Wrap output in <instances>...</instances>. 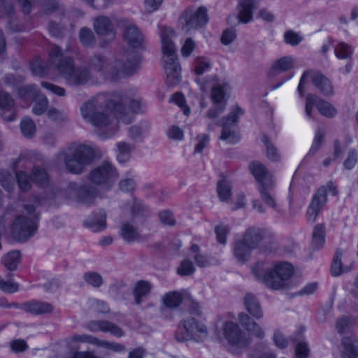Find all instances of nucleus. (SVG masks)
<instances>
[{
  "instance_id": "16",
  "label": "nucleus",
  "mask_w": 358,
  "mask_h": 358,
  "mask_svg": "<svg viewBox=\"0 0 358 358\" xmlns=\"http://www.w3.org/2000/svg\"><path fill=\"white\" fill-rule=\"evenodd\" d=\"M243 239L253 249L257 248L262 242L265 244L272 245L270 248L271 251L276 248L275 241L269 237L265 230L258 227H249L244 233Z\"/></svg>"
},
{
  "instance_id": "47",
  "label": "nucleus",
  "mask_w": 358,
  "mask_h": 358,
  "mask_svg": "<svg viewBox=\"0 0 358 358\" xmlns=\"http://www.w3.org/2000/svg\"><path fill=\"white\" fill-rule=\"evenodd\" d=\"M342 255V251L340 249H338L335 253L331 266V272L334 276H338L345 272L341 262ZM348 271V269L345 270V271Z\"/></svg>"
},
{
  "instance_id": "26",
  "label": "nucleus",
  "mask_w": 358,
  "mask_h": 358,
  "mask_svg": "<svg viewBox=\"0 0 358 358\" xmlns=\"http://www.w3.org/2000/svg\"><path fill=\"white\" fill-rule=\"evenodd\" d=\"M243 304L248 313L255 319H261L264 314L257 298L252 293H248L243 298Z\"/></svg>"
},
{
  "instance_id": "50",
  "label": "nucleus",
  "mask_w": 358,
  "mask_h": 358,
  "mask_svg": "<svg viewBox=\"0 0 358 358\" xmlns=\"http://www.w3.org/2000/svg\"><path fill=\"white\" fill-rule=\"evenodd\" d=\"M97 347L105 348L113 352H121L126 350V347L121 343L101 339L99 340Z\"/></svg>"
},
{
  "instance_id": "7",
  "label": "nucleus",
  "mask_w": 358,
  "mask_h": 358,
  "mask_svg": "<svg viewBox=\"0 0 358 358\" xmlns=\"http://www.w3.org/2000/svg\"><path fill=\"white\" fill-rule=\"evenodd\" d=\"M174 337L178 342H203L208 337V329L200 320L187 317L178 323Z\"/></svg>"
},
{
  "instance_id": "23",
  "label": "nucleus",
  "mask_w": 358,
  "mask_h": 358,
  "mask_svg": "<svg viewBox=\"0 0 358 358\" xmlns=\"http://www.w3.org/2000/svg\"><path fill=\"white\" fill-rule=\"evenodd\" d=\"M238 320L241 326L249 333L259 339L264 337V331L260 325L257 323L248 314L240 313Z\"/></svg>"
},
{
  "instance_id": "14",
  "label": "nucleus",
  "mask_w": 358,
  "mask_h": 358,
  "mask_svg": "<svg viewBox=\"0 0 358 358\" xmlns=\"http://www.w3.org/2000/svg\"><path fill=\"white\" fill-rule=\"evenodd\" d=\"M328 189L334 196L337 194L336 187L331 182H329L327 186L320 187L314 195L308 209L307 214L310 221L313 222L315 221L320 210L327 201Z\"/></svg>"
},
{
  "instance_id": "22",
  "label": "nucleus",
  "mask_w": 358,
  "mask_h": 358,
  "mask_svg": "<svg viewBox=\"0 0 358 358\" xmlns=\"http://www.w3.org/2000/svg\"><path fill=\"white\" fill-rule=\"evenodd\" d=\"M0 116L8 122L13 120L15 117L14 100L4 91H0Z\"/></svg>"
},
{
  "instance_id": "46",
  "label": "nucleus",
  "mask_w": 358,
  "mask_h": 358,
  "mask_svg": "<svg viewBox=\"0 0 358 358\" xmlns=\"http://www.w3.org/2000/svg\"><path fill=\"white\" fill-rule=\"evenodd\" d=\"M18 93L20 97L28 100H34L41 94L34 85H27L20 87Z\"/></svg>"
},
{
  "instance_id": "30",
  "label": "nucleus",
  "mask_w": 358,
  "mask_h": 358,
  "mask_svg": "<svg viewBox=\"0 0 358 358\" xmlns=\"http://www.w3.org/2000/svg\"><path fill=\"white\" fill-rule=\"evenodd\" d=\"M342 358H358V342L352 337H345L342 341Z\"/></svg>"
},
{
  "instance_id": "32",
  "label": "nucleus",
  "mask_w": 358,
  "mask_h": 358,
  "mask_svg": "<svg viewBox=\"0 0 358 358\" xmlns=\"http://www.w3.org/2000/svg\"><path fill=\"white\" fill-rule=\"evenodd\" d=\"M120 234L122 238L127 243H131L140 238L137 228L129 221L124 222L122 224Z\"/></svg>"
},
{
  "instance_id": "39",
  "label": "nucleus",
  "mask_w": 358,
  "mask_h": 358,
  "mask_svg": "<svg viewBox=\"0 0 358 358\" xmlns=\"http://www.w3.org/2000/svg\"><path fill=\"white\" fill-rule=\"evenodd\" d=\"M334 52L338 59H350L353 53V48L350 44L340 42L335 46Z\"/></svg>"
},
{
  "instance_id": "12",
  "label": "nucleus",
  "mask_w": 358,
  "mask_h": 358,
  "mask_svg": "<svg viewBox=\"0 0 358 358\" xmlns=\"http://www.w3.org/2000/svg\"><path fill=\"white\" fill-rule=\"evenodd\" d=\"M180 19L184 22L186 31L201 28L208 21L207 9L204 6H200L196 10L188 8L182 13Z\"/></svg>"
},
{
  "instance_id": "17",
  "label": "nucleus",
  "mask_w": 358,
  "mask_h": 358,
  "mask_svg": "<svg viewBox=\"0 0 358 358\" xmlns=\"http://www.w3.org/2000/svg\"><path fill=\"white\" fill-rule=\"evenodd\" d=\"M258 0H241L239 1L238 15H230L227 19L229 24L248 23L252 20V11L258 6Z\"/></svg>"
},
{
  "instance_id": "52",
  "label": "nucleus",
  "mask_w": 358,
  "mask_h": 358,
  "mask_svg": "<svg viewBox=\"0 0 358 358\" xmlns=\"http://www.w3.org/2000/svg\"><path fill=\"white\" fill-rule=\"evenodd\" d=\"M16 179L18 186L22 191L27 192L30 189L31 176H29L24 171H17L16 173Z\"/></svg>"
},
{
  "instance_id": "5",
  "label": "nucleus",
  "mask_w": 358,
  "mask_h": 358,
  "mask_svg": "<svg viewBox=\"0 0 358 358\" xmlns=\"http://www.w3.org/2000/svg\"><path fill=\"white\" fill-rule=\"evenodd\" d=\"M175 31L169 27L161 29V39L164 52V70L166 83L172 87L178 85L181 80V68L176 54V45L172 41Z\"/></svg>"
},
{
  "instance_id": "59",
  "label": "nucleus",
  "mask_w": 358,
  "mask_h": 358,
  "mask_svg": "<svg viewBox=\"0 0 358 358\" xmlns=\"http://www.w3.org/2000/svg\"><path fill=\"white\" fill-rule=\"evenodd\" d=\"M47 114L48 117L54 122H62L68 120V117L64 111L59 110L55 108H50Z\"/></svg>"
},
{
  "instance_id": "4",
  "label": "nucleus",
  "mask_w": 358,
  "mask_h": 358,
  "mask_svg": "<svg viewBox=\"0 0 358 358\" xmlns=\"http://www.w3.org/2000/svg\"><path fill=\"white\" fill-rule=\"evenodd\" d=\"M94 150L86 145L72 143L61 150L57 155V160L62 162L66 170L73 174H81L87 165L94 160Z\"/></svg>"
},
{
  "instance_id": "37",
  "label": "nucleus",
  "mask_w": 358,
  "mask_h": 358,
  "mask_svg": "<svg viewBox=\"0 0 358 358\" xmlns=\"http://www.w3.org/2000/svg\"><path fill=\"white\" fill-rule=\"evenodd\" d=\"M117 159L120 163H124L130 159V153L134 146L125 142H120L117 143Z\"/></svg>"
},
{
  "instance_id": "19",
  "label": "nucleus",
  "mask_w": 358,
  "mask_h": 358,
  "mask_svg": "<svg viewBox=\"0 0 358 358\" xmlns=\"http://www.w3.org/2000/svg\"><path fill=\"white\" fill-rule=\"evenodd\" d=\"M116 20L105 15H99L94 20V29L101 36H108L113 39L115 36V24Z\"/></svg>"
},
{
  "instance_id": "11",
  "label": "nucleus",
  "mask_w": 358,
  "mask_h": 358,
  "mask_svg": "<svg viewBox=\"0 0 358 358\" xmlns=\"http://www.w3.org/2000/svg\"><path fill=\"white\" fill-rule=\"evenodd\" d=\"M244 110L238 106H235L234 109L222 120L216 123L217 126L222 127V131L220 139L227 141L228 143L234 144L238 141L239 136L238 134L230 128L233 123L236 124L238 122L239 116L243 115Z\"/></svg>"
},
{
  "instance_id": "58",
  "label": "nucleus",
  "mask_w": 358,
  "mask_h": 358,
  "mask_svg": "<svg viewBox=\"0 0 358 358\" xmlns=\"http://www.w3.org/2000/svg\"><path fill=\"white\" fill-rule=\"evenodd\" d=\"M48 30L50 34L55 38H62L64 36L65 25L53 21L49 22Z\"/></svg>"
},
{
  "instance_id": "57",
  "label": "nucleus",
  "mask_w": 358,
  "mask_h": 358,
  "mask_svg": "<svg viewBox=\"0 0 358 358\" xmlns=\"http://www.w3.org/2000/svg\"><path fill=\"white\" fill-rule=\"evenodd\" d=\"M113 94H119L122 97L123 99L126 100L125 102L124 101V100L118 102V104H120V103L124 104L125 108L126 105H129V107L132 111L136 113L140 110L141 106V99H129V97L123 96L122 94L120 93H113Z\"/></svg>"
},
{
  "instance_id": "27",
  "label": "nucleus",
  "mask_w": 358,
  "mask_h": 358,
  "mask_svg": "<svg viewBox=\"0 0 358 358\" xmlns=\"http://www.w3.org/2000/svg\"><path fill=\"white\" fill-rule=\"evenodd\" d=\"M123 37L124 41L132 48H141L143 45V35L135 25H128L125 28Z\"/></svg>"
},
{
  "instance_id": "49",
  "label": "nucleus",
  "mask_w": 358,
  "mask_h": 358,
  "mask_svg": "<svg viewBox=\"0 0 358 358\" xmlns=\"http://www.w3.org/2000/svg\"><path fill=\"white\" fill-rule=\"evenodd\" d=\"M48 180V174L46 171L38 166L33 168L31 174V181L38 184L39 185H45Z\"/></svg>"
},
{
  "instance_id": "3",
  "label": "nucleus",
  "mask_w": 358,
  "mask_h": 358,
  "mask_svg": "<svg viewBox=\"0 0 358 358\" xmlns=\"http://www.w3.org/2000/svg\"><path fill=\"white\" fill-rule=\"evenodd\" d=\"M48 54L51 64L69 85H84L92 79L90 70L85 67H76L73 58L64 56L59 45H50Z\"/></svg>"
},
{
  "instance_id": "43",
  "label": "nucleus",
  "mask_w": 358,
  "mask_h": 358,
  "mask_svg": "<svg viewBox=\"0 0 358 358\" xmlns=\"http://www.w3.org/2000/svg\"><path fill=\"white\" fill-rule=\"evenodd\" d=\"M262 142L266 148V157L273 162H278L280 159V155L277 148L271 143L270 138L266 135H263L262 138Z\"/></svg>"
},
{
  "instance_id": "61",
  "label": "nucleus",
  "mask_w": 358,
  "mask_h": 358,
  "mask_svg": "<svg viewBox=\"0 0 358 358\" xmlns=\"http://www.w3.org/2000/svg\"><path fill=\"white\" fill-rule=\"evenodd\" d=\"M172 101L177 104L183 110L185 115H188L190 113L189 108L185 105V96L182 93L176 92L172 96Z\"/></svg>"
},
{
  "instance_id": "55",
  "label": "nucleus",
  "mask_w": 358,
  "mask_h": 358,
  "mask_svg": "<svg viewBox=\"0 0 358 358\" xmlns=\"http://www.w3.org/2000/svg\"><path fill=\"white\" fill-rule=\"evenodd\" d=\"M31 71L34 75L42 77L48 73V66L43 61L36 59L31 63Z\"/></svg>"
},
{
  "instance_id": "44",
  "label": "nucleus",
  "mask_w": 358,
  "mask_h": 358,
  "mask_svg": "<svg viewBox=\"0 0 358 358\" xmlns=\"http://www.w3.org/2000/svg\"><path fill=\"white\" fill-rule=\"evenodd\" d=\"M182 297L180 292H170L164 295L163 301L166 306L171 308H177L182 302Z\"/></svg>"
},
{
  "instance_id": "2",
  "label": "nucleus",
  "mask_w": 358,
  "mask_h": 358,
  "mask_svg": "<svg viewBox=\"0 0 358 358\" xmlns=\"http://www.w3.org/2000/svg\"><path fill=\"white\" fill-rule=\"evenodd\" d=\"M139 55L134 52L124 55V59L108 62L107 59L101 55H94L90 57L87 64L90 70L108 76L113 80L122 77L133 75L137 69Z\"/></svg>"
},
{
  "instance_id": "48",
  "label": "nucleus",
  "mask_w": 358,
  "mask_h": 358,
  "mask_svg": "<svg viewBox=\"0 0 358 358\" xmlns=\"http://www.w3.org/2000/svg\"><path fill=\"white\" fill-rule=\"evenodd\" d=\"M36 102L32 108L33 113L36 115L43 114L48 106V100L43 94H40L34 99Z\"/></svg>"
},
{
  "instance_id": "40",
  "label": "nucleus",
  "mask_w": 358,
  "mask_h": 358,
  "mask_svg": "<svg viewBox=\"0 0 358 358\" xmlns=\"http://www.w3.org/2000/svg\"><path fill=\"white\" fill-rule=\"evenodd\" d=\"M20 251L15 250L6 254L2 259V262L5 267H6L9 271H14L20 263Z\"/></svg>"
},
{
  "instance_id": "42",
  "label": "nucleus",
  "mask_w": 358,
  "mask_h": 358,
  "mask_svg": "<svg viewBox=\"0 0 358 358\" xmlns=\"http://www.w3.org/2000/svg\"><path fill=\"white\" fill-rule=\"evenodd\" d=\"M78 36L80 43L85 47H92L96 43L95 36L90 28H81Z\"/></svg>"
},
{
  "instance_id": "34",
  "label": "nucleus",
  "mask_w": 358,
  "mask_h": 358,
  "mask_svg": "<svg viewBox=\"0 0 358 358\" xmlns=\"http://www.w3.org/2000/svg\"><path fill=\"white\" fill-rule=\"evenodd\" d=\"M124 208L129 210L134 217L139 215H146L148 212V208L143 204L141 201L136 198L133 199L131 203H127Z\"/></svg>"
},
{
  "instance_id": "25",
  "label": "nucleus",
  "mask_w": 358,
  "mask_h": 358,
  "mask_svg": "<svg viewBox=\"0 0 358 358\" xmlns=\"http://www.w3.org/2000/svg\"><path fill=\"white\" fill-rule=\"evenodd\" d=\"M21 308L26 312L33 315L50 313L54 309L51 303L39 301H31L24 303L21 305Z\"/></svg>"
},
{
  "instance_id": "60",
  "label": "nucleus",
  "mask_w": 358,
  "mask_h": 358,
  "mask_svg": "<svg viewBox=\"0 0 358 358\" xmlns=\"http://www.w3.org/2000/svg\"><path fill=\"white\" fill-rule=\"evenodd\" d=\"M71 340L75 342H82L90 343L98 346L99 338L89 334L73 335Z\"/></svg>"
},
{
  "instance_id": "56",
  "label": "nucleus",
  "mask_w": 358,
  "mask_h": 358,
  "mask_svg": "<svg viewBox=\"0 0 358 358\" xmlns=\"http://www.w3.org/2000/svg\"><path fill=\"white\" fill-rule=\"evenodd\" d=\"M195 271V268L192 262L189 259H185L181 262L180 266L177 269V272L180 275H189Z\"/></svg>"
},
{
  "instance_id": "24",
  "label": "nucleus",
  "mask_w": 358,
  "mask_h": 358,
  "mask_svg": "<svg viewBox=\"0 0 358 358\" xmlns=\"http://www.w3.org/2000/svg\"><path fill=\"white\" fill-rule=\"evenodd\" d=\"M152 284L148 280H138L133 288L132 294L134 296V303L140 306L144 299L148 297L152 289Z\"/></svg>"
},
{
  "instance_id": "62",
  "label": "nucleus",
  "mask_w": 358,
  "mask_h": 358,
  "mask_svg": "<svg viewBox=\"0 0 358 358\" xmlns=\"http://www.w3.org/2000/svg\"><path fill=\"white\" fill-rule=\"evenodd\" d=\"M229 232V227L223 224L218 225L215 229L217 241L221 244L226 243V237Z\"/></svg>"
},
{
  "instance_id": "21",
  "label": "nucleus",
  "mask_w": 358,
  "mask_h": 358,
  "mask_svg": "<svg viewBox=\"0 0 358 358\" xmlns=\"http://www.w3.org/2000/svg\"><path fill=\"white\" fill-rule=\"evenodd\" d=\"M249 169L258 182V186L275 182L272 173L259 161L251 162L249 164Z\"/></svg>"
},
{
  "instance_id": "51",
  "label": "nucleus",
  "mask_w": 358,
  "mask_h": 358,
  "mask_svg": "<svg viewBox=\"0 0 358 358\" xmlns=\"http://www.w3.org/2000/svg\"><path fill=\"white\" fill-rule=\"evenodd\" d=\"M20 129L25 137L30 138L35 134V124L30 118H24L21 122Z\"/></svg>"
},
{
  "instance_id": "31",
  "label": "nucleus",
  "mask_w": 358,
  "mask_h": 358,
  "mask_svg": "<svg viewBox=\"0 0 358 358\" xmlns=\"http://www.w3.org/2000/svg\"><path fill=\"white\" fill-rule=\"evenodd\" d=\"M252 250L253 248H250L243 239L234 243V255L241 262H245L248 259Z\"/></svg>"
},
{
  "instance_id": "35",
  "label": "nucleus",
  "mask_w": 358,
  "mask_h": 358,
  "mask_svg": "<svg viewBox=\"0 0 358 358\" xmlns=\"http://www.w3.org/2000/svg\"><path fill=\"white\" fill-rule=\"evenodd\" d=\"M217 192L221 201H228L231 195V185L227 178H222L217 184Z\"/></svg>"
},
{
  "instance_id": "63",
  "label": "nucleus",
  "mask_w": 358,
  "mask_h": 358,
  "mask_svg": "<svg viewBox=\"0 0 358 358\" xmlns=\"http://www.w3.org/2000/svg\"><path fill=\"white\" fill-rule=\"evenodd\" d=\"M210 68V63L203 58L198 57L195 60L194 71L197 75H201Z\"/></svg>"
},
{
  "instance_id": "20",
  "label": "nucleus",
  "mask_w": 358,
  "mask_h": 358,
  "mask_svg": "<svg viewBox=\"0 0 358 358\" xmlns=\"http://www.w3.org/2000/svg\"><path fill=\"white\" fill-rule=\"evenodd\" d=\"M87 328L92 332H108L116 337H122L124 335V331L122 329L108 320L90 321L87 324Z\"/></svg>"
},
{
  "instance_id": "64",
  "label": "nucleus",
  "mask_w": 358,
  "mask_h": 358,
  "mask_svg": "<svg viewBox=\"0 0 358 358\" xmlns=\"http://www.w3.org/2000/svg\"><path fill=\"white\" fill-rule=\"evenodd\" d=\"M285 41L292 45H298L302 40V38L293 31H287L284 35Z\"/></svg>"
},
{
  "instance_id": "36",
  "label": "nucleus",
  "mask_w": 358,
  "mask_h": 358,
  "mask_svg": "<svg viewBox=\"0 0 358 358\" xmlns=\"http://www.w3.org/2000/svg\"><path fill=\"white\" fill-rule=\"evenodd\" d=\"M316 108L320 113L327 117H333L337 113L335 107L329 102L317 96Z\"/></svg>"
},
{
  "instance_id": "38",
  "label": "nucleus",
  "mask_w": 358,
  "mask_h": 358,
  "mask_svg": "<svg viewBox=\"0 0 358 358\" xmlns=\"http://www.w3.org/2000/svg\"><path fill=\"white\" fill-rule=\"evenodd\" d=\"M106 213L103 210L99 212V218H94L92 220L85 222V224L94 231L103 230L106 227Z\"/></svg>"
},
{
  "instance_id": "9",
  "label": "nucleus",
  "mask_w": 358,
  "mask_h": 358,
  "mask_svg": "<svg viewBox=\"0 0 358 358\" xmlns=\"http://www.w3.org/2000/svg\"><path fill=\"white\" fill-rule=\"evenodd\" d=\"M37 220L36 214L34 215L33 218H27L24 215L17 216L11 227L12 237L20 242L29 240L37 231Z\"/></svg>"
},
{
  "instance_id": "33",
  "label": "nucleus",
  "mask_w": 358,
  "mask_h": 358,
  "mask_svg": "<svg viewBox=\"0 0 358 358\" xmlns=\"http://www.w3.org/2000/svg\"><path fill=\"white\" fill-rule=\"evenodd\" d=\"M325 227L322 224H317L312 235V245L315 249H320L325 241Z\"/></svg>"
},
{
  "instance_id": "18",
  "label": "nucleus",
  "mask_w": 358,
  "mask_h": 358,
  "mask_svg": "<svg viewBox=\"0 0 358 358\" xmlns=\"http://www.w3.org/2000/svg\"><path fill=\"white\" fill-rule=\"evenodd\" d=\"M68 190L69 194L76 195L78 202L87 205L94 203L98 194L97 189L90 185L78 187L76 183H70Z\"/></svg>"
},
{
  "instance_id": "29",
  "label": "nucleus",
  "mask_w": 358,
  "mask_h": 358,
  "mask_svg": "<svg viewBox=\"0 0 358 358\" xmlns=\"http://www.w3.org/2000/svg\"><path fill=\"white\" fill-rule=\"evenodd\" d=\"M275 182L258 186V191L262 201L268 207L275 210L277 208V202L273 194Z\"/></svg>"
},
{
  "instance_id": "53",
  "label": "nucleus",
  "mask_w": 358,
  "mask_h": 358,
  "mask_svg": "<svg viewBox=\"0 0 358 358\" xmlns=\"http://www.w3.org/2000/svg\"><path fill=\"white\" fill-rule=\"evenodd\" d=\"M295 346V356L296 358H308L310 348L308 343L303 341H298Z\"/></svg>"
},
{
  "instance_id": "1",
  "label": "nucleus",
  "mask_w": 358,
  "mask_h": 358,
  "mask_svg": "<svg viewBox=\"0 0 358 358\" xmlns=\"http://www.w3.org/2000/svg\"><path fill=\"white\" fill-rule=\"evenodd\" d=\"M120 101H123V99L119 94H99L80 107L82 117L95 127H106L112 122L111 113H114L117 117L125 114L124 104H118ZM124 101L126 100L124 99Z\"/></svg>"
},
{
  "instance_id": "8",
  "label": "nucleus",
  "mask_w": 358,
  "mask_h": 358,
  "mask_svg": "<svg viewBox=\"0 0 358 358\" xmlns=\"http://www.w3.org/2000/svg\"><path fill=\"white\" fill-rule=\"evenodd\" d=\"M223 334L229 344V351L238 355L243 349L246 348L251 343V338L233 322H227L223 327Z\"/></svg>"
},
{
  "instance_id": "10",
  "label": "nucleus",
  "mask_w": 358,
  "mask_h": 358,
  "mask_svg": "<svg viewBox=\"0 0 358 358\" xmlns=\"http://www.w3.org/2000/svg\"><path fill=\"white\" fill-rule=\"evenodd\" d=\"M308 76H310L313 84L322 94L324 96L334 94V89L331 83L325 76L319 71L313 72L306 71L303 73L297 87L300 96H303L304 85Z\"/></svg>"
},
{
  "instance_id": "45",
  "label": "nucleus",
  "mask_w": 358,
  "mask_h": 358,
  "mask_svg": "<svg viewBox=\"0 0 358 358\" xmlns=\"http://www.w3.org/2000/svg\"><path fill=\"white\" fill-rule=\"evenodd\" d=\"M83 278L87 284L95 288L100 287L103 283L102 276L95 271L86 272Z\"/></svg>"
},
{
  "instance_id": "6",
  "label": "nucleus",
  "mask_w": 358,
  "mask_h": 358,
  "mask_svg": "<svg viewBox=\"0 0 358 358\" xmlns=\"http://www.w3.org/2000/svg\"><path fill=\"white\" fill-rule=\"evenodd\" d=\"M262 262L257 263L252 271L256 278L262 280L272 289H287L290 287V277L293 274V267L287 262L276 264L272 268L268 269L263 275L259 270L263 268Z\"/></svg>"
},
{
  "instance_id": "41",
  "label": "nucleus",
  "mask_w": 358,
  "mask_h": 358,
  "mask_svg": "<svg viewBox=\"0 0 358 358\" xmlns=\"http://www.w3.org/2000/svg\"><path fill=\"white\" fill-rule=\"evenodd\" d=\"M190 251L193 254V259L195 264L201 268L206 267L210 265L208 257L200 252V249L198 245L193 244L190 247Z\"/></svg>"
},
{
  "instance_id": "28",
  "label": "nucleus",
  "mask_w": 358,
  "mask_h": 358,
  "mask_svg": "<svg viewBox=\"0 0 358 358\" xmlns=\"http://www.w3.org/2000/svg\"><path fill=\"white\" fill-rule=\"evenodd\" d=\"M294 67V60L291 57H283L275 60L268 71V76L273 78L287 71Z\"/></svg>"
},
{
  "instance_id": "15",
  "label": "nucleus",
  "mask_w": 358,
  "mask_h": 358,
  "mask_svg": "<svg viewBox=\"0 0 358 358\" xmlns=\"http://www.w3.org/2000/svg\"><path fill=\"white\" fill-rule=\"evenodd\" d=\"M229 88V85L226 83L217 85L212 87L211 99L213 107L206 113V117L210 119L217 118L224 111L227 106L225 92Z\"/></svg>"
},
{
  "instance_id": "13",
  "label": "nucleus",
  "mask_w": 358,
  "mask_h": 358,
  "mask_svg": "<svg viewBox=\"0 0 358 358\" xmlns=\"http://www.w3.org/2000/svg\"><path fill=\"white\" fill-rule=\"evenodd\" d=\"M118 177V173L108 162H103L89 173V180L95 185L113 183Z\"/></svg>"
},
{
  "instance_id": "54",
  "label": "nucleus",
  "mask_w": 358,
  "mask_h": 358,
  "mask_svg": "<svg viewBox=\"0 0 358 358\" xmlns=\"http://www.w3.org/2000/svg\"><path fill=\"white\" fill-rule=\"evenodd\" d=\"M0 183L8 192L13 191L14 187L13 180L10 174L4 171H0Z\"/></svg>"
}]
</instances>
